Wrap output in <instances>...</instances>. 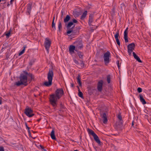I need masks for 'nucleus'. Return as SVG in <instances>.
<instances>
[{
	"label": "nucleus",
	"instance_id": "nucleus-1",
	"mask_svg": "<svg viewBox=\"0 0 151 151\" xmlns=\"http://www.w3.org/2000/svg\"><path fill=\"white\" fill-rule=\"evenodd\" d=\"M64 94L62 88H58L56 90L55 93L50 96V101L51 104L55 108L57 106V101Z\"/></svg>",
	"mask_w": 151,
	"mask_h": 151
},
{
	"label": "nucleus",
	"instance_id": "nucleus-2",
	"mask_svg": "<svg viewBox=\"0 0 151 151\" xmlns=\"http://www.w3.org/2000/svg\"><path fill=\"white\" fill-rule=\"evenodd\" d=\"M73 22H69L66 26L68 31L67 34L68 35L71 33V35H77L79 33L80 28L75 27V25L73 23H77L78 22L75 19H73Z\"/></svg>",
	"mask_w": 151,
	"mask_h": 151
},
{
	"label": "nucleus",
	"instance_id": "nucleus-3",
	"mask_svg": "<svg viewBox=\"0 0 151 151\" xmlns=\"http://www.w3.org/2000/svg\"><path fill=\"white\" fill-rule=\"evenodd\" d=\"M53 75V72L52 70L49 69L47 74V78L48 81H45L44 83V85L47 87H49L52 85Z\"/></svg>",
	"mask_w": 151,
	"mask_h": 151
},
{
	"label": "nucleus",
	"instance_id": "nucleus-4",
	"mask_svg": "<svg viewBox=\"0 0 151 151\" xmlns=\"http://www.w3.org/2000/svg\"><path fill=\"white\" fill-rule=\"evenodd\" d=\"M20 81L16 82L15 85L17 86H19L22 85H24L25 86L27 85V76L22 74L19 77Z\"/></svg>",
	"mask_w": 151,
	"mask_h": 151
},
{
	"label": "nucleus",
	"instance_id": "nucleus-5",
	"mask_svg": "<svg viewBox=\"0 0 151 151\" xmlns=\"http://www.w3.org/2000/svg\"><path fill=\"white\" fill-rule=\"evenodd\" d=\"M51 42L48 38H46L45 40L44 46L48 53L49 52V49L50 47Z\"/></svg>",
	"mask_w": 151,
	"mask_h": 151
},
{
	"label": "nucleus",
	"instance_id": "nucleus-6",
	"mask_svg": "<svg viewBox=\"0 0 151 151\" xmlns=\"http://www.w3.org/2000/svg\"><path fill=\"white\" fill-rule=\"evenodd\" d=\"M110 55V53L109 51H107L104 53V59L105 64H108L109 63Z\"/></svg>",
	"mask_w": 151,
	"mask_h": 151
},
{
	"label": "nucleus",
	"instance_id": "nucleus-7",
	"mask_svg": "<svg viewBox=\"0 0 151 151\" xmlns=\"http://www.w3.org/2000/svg\"><path fill=\"white\" fill-rule=\"evenodd\" d=\"M24 113L29 117H31L34 115V114L33 113L32 110L30 108H26Z\"/></svg>",
	"mask_w": 151,
	"mask_h": 151
},
{
	"label": "nucleus",
	"instance_id": "nucleus-8",
	"mask_svg": "<svg viewBox=\"0 0 151 151\" xmlns=\"http://www.w3.org/2000/svg\"><path fill=\"white\" fill-rule=\"evenodd\" d=\"M134 47L135 44L134 43L129 44L127 46L128 52L129 55L131 54L132 51L134 50Z\"/></svg>",
	"mask_w": 151,
	"mask_h": 151
},
{
	"label": "nucleus",
	"instance_id": "nucleus-9",
	"mask_svg": "<svg viewBox=\"0 0 151 151\" xmlns=\"http://www.w3.org/2000/svg\"><path fill=\"white\" fill-rule=\"evenodd\" d=\"M128 29V27H127L124 32V38L126 43L128 42L127 36Z\"/></svg>",
	"mask_w": 151,
	"mask_h": 151
},
{
	"label": "nucleus",
	"instance_id": "nucleus-10",
	"mask_svg": "<svg viewBox=\"0 0 151 151\" xmlns=\"http://www.w3.org/2000/svg\"><path fill=\"white\" fill-rule=\"evenodd\" d=\"M103 81H99L98 83L97 89L99 91H101L102 88Z\"/></svg>",
	"mask_w": 151,
	"mask_h": 151
},
{
	"label": "nucleus",
	"instance_id": "nucleus-11",
	"mask_svg": "<svg viewBox=\"0 0 151 151\" xmlns=\"http://www.w3.org/2000/svg\"><path fill=\"white\" fill-rule=\"evenodd\" d=\"M102 117L103 119V122L105 124H106L107 122V115L105 113H103Z\"/></svg>",
	"mask_w": 151,
	"mask_h": 151
},
{
	"label": "nucleus",
	"instance_id": "nucleus-12",
	"mask_svg": "<svg viewBox=\"0 0 151 151\" xmlns=\"http://www.w3.org/2000/svg\"><path fill=\"white\" fill-rule=\"evenodd\" d=\"M133 56L134 58L139 63H142V61L140 59L139 57L134 52H133Z\"/></svg>",
	"mask_w": 151,
	"mask_h": 151
},
{
	"label": "nucleus",
	"instance_id": "nucleus-13",
	"mask_svg": "<svg viewBox=\"0 0 151 151\" xmlns=\"http://www.w3.org/2000/svg\"><path fill=\"white\" fill-rule=\"evenodd\" d=\"M75 46L73 45H70L69 47V51L70 54H73L75 50Z\"/></svg>",
	"mask_w": 151,
	"mask_h": 151
},
{
	"label": "nucleus",
	"instance_id": "nucleus-14",
	"mask_svg": "<svg viewBox=\"0 0 151 151\" xmlns=\"http://www.w3.org/2000/svg\"><path fill=\"white\" fill-rule=\"evenodd\" d=\"M27 9L28 14H30L32 9V4H27Z\"/></svg>",
	"mask_w": 151,
	"mask_h": 151
},
{
	"label": "nucleus",
	"instance_id": "nucleus-15",
	"mask_svg": "<svg viewBox=\"0 0 151 151\" xmlns=\"http://www.w3.org/2000/svg\"><path fill=\"white\" fill-rule=\"evenodd\" d=\"M76 47L78 49H80L82 48L83 47V45L80 42H76Z\"/></svg>",
	"mask_w": 151,
	"mask_h": 151
},
{
	"label": "nucleus",
	"instance_id": "nucleus-16",
	"mask_svg": "<svg viewBox=\"0 0 151 151\" xmlns=\"http://www.w3.org/2000/svg\"><path fill=\"white\" fill-rule=\"evenodd\" d=\"M139 99L140 101L143 104H145L146 103V102L145 99L143 98V96L141 95L140 94L139 95Z\"/></svg>",
	"mask_w": 151,
	"mask_h": 151
},
{
	"label": "nucleus",
	"instance_id": "nucleus-17",
	"mask_svg": "<svg viewBox=\"0 0 151 151\" xmlns=\"http://www.w3.org/2000/svg\"><path fill=\"white\" fill-rule=\"evenodd\" d=\"M50 136L51 138L53 139H56V137L55 135V132L54 131L53 129L52 130V131L51 134H50Z\"/></svg>",
	"mask_w": 151,
	"mask_h": 151
},
{
	"label": "nucleus",
	"instance_id": "nucleus-18",
	"mask_svg": "<svg viewBox=\"0 0 151 151\" xmlns=\"http://www.w3.org/2000/svg\"><path fill=\"white\" fill-rule=\"evenodd\" d=\"M93 16L92 15H90L89 16L88 23L90 25H91V23L93 21Z\"/></svg>",
	"mask_w": 151,
	"mask_h": 151
},
{
	"label": "nucleus",
	"instance_id": "nucleus-19",
	"mask_svg": "<svg viewBox=\"0 0 151 151\" xmlns=\"http://www.w3.org/2000/svg\"><path fill=\"white\" fill-rule=\"evenodd\" d=\"M70 17L68 15H67L66 17L65 18L64 20V22L66 24L70 20Z\"/></svg>",
	"mask_w": 151,
	"mask_h": 151
},
{
	"label": "nucleus",
	"instance_id": "nucleus-20",
	"mask_svg": "<svg viewBox=\"0 0 151 151\" xmlns=\"http://www.w3.org/2000/svg\"><path fill=\"white\" fill-rule=\"evenodd\" d=\"M26 74L27 75L28 77L30 78L29 79L30 81H31L32 79H34V76L31 73H28L27 72L26 73Z\"/></svg>",
	"mask_w": 151,
	"mask_h": 151
},
{
	"label": "nucleus",
	"instance_id": "nucleus-21",
	"mask_svg": "<svg viewBox=\"0 0 151 151\" xmlns=\"http://www.w3.org/2000/svg\"><path fill=\"white\" fill-rule=\"evenodd\" d=\"M87 11H85L81 16L80 18L81 19L83 20L86 17L87 14Z\"/></svg>",
	"mask_w": 151,
	"mask_h": 151
},
{
	"label": "nucleus",
	"instance_id": "nucleus-22",
	"mask_svg": "<svg viewBox=\"0 0 151 151\" xmlns=\"http://www.w3.org/2000/svg\"><path fill=\"white\" fill-rule=\"evenodd\" d=\"M89 134L93 136L96 134L92 130L88 129L87 130Z\"/></svg>",
	"mask_w": 151,
	"mask_h": 151
},
{
	"label": "nucleus",
	"instance_id": "nucleus-23",
	"mask_svg": "<svg viewBox=\"0 0 151 151\" xmlns=\"http://www.w3.org/2000/svg\"><path fill=\"white\" fill-rule=\"evenodd\" d=\"M81 76L79 74H78L77 76V80L78 83L79 85L81 86Z\"/></svg>",
	"mask_w": 151,
	"mask_h": 151
},
{
	"label": "nucleus",
	"instance_id": "nucleus-24",
	"mask_svg": "<svg viewBox=\"0 0 151 151\" xmlns=\"http://www.w3.org/2000/svg\"><path fill=\"white\" fill-rule=\"evenodd\" d=\"M23 47V50L19 53V56H20V55H22L24 52V51L25 50V49L27 47L26 45H24Z\"/></svg>",
	"mask_w": 151,
	"mask_h": 151
},
{
	"label": "nucleus",
	"instance_id": "nucleus-25",
	"mask_svg": "<svg viewBox=\"0 0 151 151\" xmlns=\"http://www.w3.org/2000/svg\"><path fill=\"white\" fill-rule=\"evenodd\" d=\"M114 37L116 40L119 39L118 37H120L119 34V31H117L116 33L114 35Z\"/></svg>",
	"mask_w": 151,
	"mask_h": 151
},
{
	"label": "nucleus",
	"instance_id": "nucleus-26",
	"mask_svg": "<svg viewBox=\"0 0 151 151\" xmlns=\"http://www.w3.org/2000/svg\"><path fill=\"white\" fill-rule=\"evenodd\" d=\"M78 96L81 98H82L83 97V93L80 91V89L79 88H78Z\"/></svg>",
	"mask_w": 151,
	"mask_h": 151
},
{
	"label": "nucleus",
	"instance_id": "nucleus-27",
	"mask_svg": "<svg viewBox=\"0 0 151 151\" xmlns=\"http://www.w3.org/2000/svg\"><path fill=\"white\" fill-rule=\"evenodd\" d=\"M122 124H123L122 120H119L118 121V124L117 125V127H120L122 126Z\"/></svg>",
	"mask_w": 151,
	"mask_h": 151
},
{
	"label": "nucleus",
	"instance_id": "nucleus-28",
	"mask_svg": "<svg viewBox=\"0 0 151 151\" xmlns=\"http://www.w3.org/2000/svg\"><path fill=\"white\" fill-rule=\"evenodd\" d=\"M62 24L61 22L60 21L59 22L58 24V30L60 31V29L62 28Z\"/></svg>",
	"mask_w": 151,
	"mask_h": 151
},
{
	"label": "nucleus",
	"instance_id": "nucleus-29",
	"mask_svg": "<svg viewBox=\"0 0 151 151\" xmlns=\"http://www.w3.org/2000/svg\"><path fill=\"white\" fill-rule=\"evenodd\" d=\"M107 82L108 83H110V76L108 75L107 77Z\"/></svg>",
	"mask_w": 151,
	"mask_h": 151
},
{
	"label": "nucleus",
	"instance_id": "nucleus-30",
	"mask_svg": "<svg viewBox=\"0 0 151 151\" xmlns=\"http://www.w3.org/2000/svg\"><path fill=\"white\" fill-rule=\"evenodd\" d=\"M55 19V17H53V20L52 22V28H54L55 29V24L54 23V20Z\"/></svg>",
	"mask_w": 151,
	"mask_h": 151
},
{
	"label": "nucleus",
	"instance_id": "nucleus-31",
	"mask_svg": "<svg viewBox=\"0 0 151 151\" xmlns=\"http://www.w3.org/2000/svg\"><path fill=\"white\" fill-rule=\"evenodd\" d=\"M125 6L124 4V3H122L121 4V8L122 9H124L125 8Z\"/></svg>",
	"mask_w": 151,
	"mask_h": 151
},
{
	"label": "nucleus",
	"instance_id": "nucleus-32",
	"mask_svg": "<svg viewBox=\"0 0 151 151\" xmlns=\"http://www.w3.org/2000/svg\"><path fill=\"white\" fill-rule=\"evenodd\" d=\"M96 142L99 145H100L101 144V142L99 138L96 139L95 140Z\"/></svg>",
	"mask_w": 151,
	"mask_h": 151
},
{
	"label": "nucleus",
	"instance_id": "nucleus-33",
	"mask_svg": "<svg viewBox=\"0 0 151 151\" xmlns=\"http://www.w3.org/2000/svg\"><path fill=\"white\" fill-rule=\"evenodd\" d=\"M93 137L95 140L99 138V137L97 136V135L96 134L95 135H94Z\"/></svg>",
	"mask_w": 151,
	"mask_h": 151
},
{
	"label": "nucleus",
	"instance_id": "nucleus-34",
	"mask_svg": "<svg viewBox=\"0 0 151 151\" xmlns=\"http://www.w3.org/2000/svg\"><path fill=\"white\" fill-rule=\"evenodd\" d=\"M117 118L119 119V120H122V118L121 116V115L120 114H119L117 116Z\"/></svg>",
	"mask_w": 151,
	"mask_h": 151
},
{
	"label": "nucleus",
	"instance_id": "nucleus-35",
	"mask_svg": "<svg viewBox=\"0 0 151 151\" xmlns=\"http://www.w3.org/2000/svg\"><path fill=\"white\" fill-rule=\"evenodd\" d=\"M73 60L75 64H76L77 65H79V63L77 60H76L75 59H74Z\"/></svg>",
	"mask_w": 151,
	"mask_h": 151
},
{
	"label": "nucleus",
	"instance_id": "nucleus-36",
	"mask_svg": "<svg viewBox=\"0 0 151 151\" xmlns=\"http://www.w3.org/2000/svg\"><path fill=\"white\" fill-rule=\"evenodd\" d=\"M78 56H79V57L80 58H82L83 57V55L81 53V52H78Z\"/></svg>",
	"mask_w": 151,
	"mask_h": 151
},
{
	"label": "nucleus",
	"instance_id": "nucleus-37",
	"mask_svg": "<svg viewBox=\"0 0 151 151\" xmlns=\"http://www.w3.org/2000/svg\"><path fill=\"white\" fill-rule=\"evenodd\" d=\"M137 91L139 93H141L142 92V89L140 87H139L137 89Z\"/></svg>",
	"mask_w": 151,
	"mask_h": 151
},
{
	"label": "nucleus",
	"instance_id": "nucleus-38",
	"mask_svg": "<svg viewBox=\"0 0 151 151\" xmlns=\"http://www.w3.org/2000/svg\"><path fill=\"white\" fill-rule=\"evenodd\" d=\"M14 0H11V1H10V4L9 3V2L8 3V4H7V6H9L10 4H12L13 2H14Z\"/></svg>",
	"mask_w": 151,
	"mask_h": 151
},
{
	"label": "nucleus",
	"instance_id": "nucleus-39",
	"mask_svg": "<svg viewBox=\"0 0 151 151\" xmlns=\"http://www.w3.org/2000/svg\"><path fill=\"white\" fill-rule=\"evenodd\" d=\"M116 63L117 64V65L119 69L120 68V65H119V60L117 61H116Z\"/></svg>",
	"mask_w": 151,
	"mask_h": 151
},
{
	"label": "nucleus",
	"instance_id": "nucleus-40",
	"mask_svg": "<svg viewBox=\"0 0 151 151\" xmlns=\"http://www.w3.org/2000/svg\"><path fill=\"white\" fill-rule=\"evenodd\" d=\"M10 34H11V32H8V33H6V35L7 37H9V36L10 35Z\"/></svg>",
	"mask_w": 151,
	"mask_h": 151
},
{
	"label": "nucleus",
	"instance_id": "nucleus-41",
	"mask_svg": "<svg viewBox=\"0 0 151 151\" xmlns=\"http://www.w3.org/2000/svg\"><path fill=\"white\" fill-rule=\"evenodd\" d=\"M116 40V43H117V44L119 45H120V42L119 40V39H118V40L117 39Z\"/></svg>",
	"mask_w": 151,
	"mask_h": 151
},
{
	"label": "nucleus",
	"instance_id": "nucleus-42",
	"mask_svg": "<svg viewBox=\"0 0 151 151\" xmlns=\"http://www.w3.org/2000/svg\"><path fill=\"white\" fill-rule=\"evenodd\" d=\"M0 151H4L3 147H0Z\"/></svg>",
	"mask_w": 151,
	"mask_h": 151
},
{
	"label": "nucleus",
	"instance_id": "nucleus-43",
	"mask_svg": "<svg viewBox=\"0 0 151 151\" xmlns=\"http://www.w3.org/2000/svg\"><path fill=\"white\" fill-rule=\"evenodd\" d=\"M26 128L28 130V131H29V129H30V128L28 126L26 127Z\"/></svg>",
	"mask_w": 151,
	"mask_h": 151
},
{
	"label": "nucleus",
	"instance_id": "nucleus-44",
	"mask_svg": "<svg viewBox=\"0 0 151 151\" xmlns=\"http://www.w3.org/2000/svg\"><path fill=\"white\" fill-rule=\"evenodd\" d=\"M26 128L28 130V131H29V129H30V128L28 126L26 127Z\"/></svg>",
	"mask_w": 151,
	"mask_h": 151
},
{
	"label": "nucleus",
	"instance_id": "nucleus-45",
	"mask_svg": "<svg viewBox=\"0 0 151 151\" xmlns=\"http://www.w3.org/2000/svg\"><path fill=\"white\" fill-rule=\"evenodd\" d=\"M71 86L72 87L74 86V84L73 83H71Z\"/></svg>",
	"mask_w": 151,
	"mask_h": 151
},
{
	"label": "nucleus",
	"instance_id": "nucleus-46",
	"mask_svg": "<svg viewBox=\"0 0 151 151\" xmlns=\"http://www.w3.org/2000/svg\"><path fill=\"white\" fill-rule=\"evenodd\" d=\"M42 151H47L46 150L44 149V148H42Z\"/></svg>",
	"mask_w": 151,
	"mask_h": 151
},
{
	"label": "nucleus",
	"instance_id": "nucleus-47",
	"mask_svg": "<svg viewBox=\"0 0 151 151\" xmlns=\"http://www.w3.org/2000/svg\"><path fill=\"white\" fill-rule=\"evenodd\" d=\"M60 106L62 108H63V105L62 104H60Z\"/></svg>",
	"mask_w": 151,
	"mask_h": 151
},
{
	"label": "nucleus",
	"instance_id": "nucleus-48",
	"mask_svg": "<svg viewBox=\"0 0 151 151\" xmlns=\"http://www.w3.org/2000/svg\"><path fill=\"white\" fill-rule=\"evenodd\" d=\"M25 124L26 127H28V126H27V123H25Z\"/></svg>",
	"mask_w": 151,
	"mask_h": 151
},
{
	"label": "nucleus",
	"instance_id": "nucleus-49",
	"mask_svg": "<svg viewBox=\"0 0 151 151\" xmlns=\"http://www.w3.org/2000/svg\"><path fill=\"white\" fill-rule=\"evenodd\" d=\"M134 122H132V126H133L134 125Z\"/></svg>",
	"mask_w": 151,
	"mask_h": 151
},
{
	"label": "nucleus",
	"instance_id": "nucleus-50",
	"mask_svg": "<svg viewBox=\"0 0 151 151\" xmlns=\"http://www.w3.org/2000/svg\"><path fill=\"white\" fill-rule=\"evenodd\" d=\"M1 1H6V0H0Z\"/></svg>",
	"mask_w": 151,
	"mask_h": 151
},
{
	"label": "nucleus",
	"instance_id": "nucleus-51",
	"mask_svg": "<svg viewBox=\"0 0 151 151\" xmlns=\"http://www.w3.org/2000/svg\"><path fill=\"white\" fill-rule=\"evenodd\" d=\"M40 147H41V148H42H42H43V147L42 145H40Z\"/></svg>",
	"mask_w": 151,
	"mask_h": 151
},
{
	"label": "nucleus",
	"instance_id": "nucleus-52",
	"mask_svg": "<svg viewBox=\"0 0 151 151\" xmlns=\"http://www.w3.org/2000/svg\"><path fill=\"white\" fill-rule=\"evenodd\" d=\"M74 151H78L77 150H74Z\"/></svg>",
	"mask_w": 151,
	"mask_h": 151
}]
</instances>
